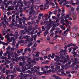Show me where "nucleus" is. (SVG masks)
Listing matches in <instances>:
<instances>
[{"instance_id":"1","label":"nucleus","mask_w":79,"mask_h":79,"mask_svg":"<svg viewBox=\"0 0 79 79\" xmlns=\"http://www.w3.org/2000/svg\"><path fill=\"white\" fill-rule=\"evenodd\" d=\"M19 65L21 66H22V71H23V73H27V72L26 71V70H27L28 69V66H29L28 64H27L26 65H25L23 64V63L20 62L19 63Z\"/></svg>"},{"instance_id":"2","label":"nucleus","mask_w":79,"mask_h":79,"mask_svg":"<svg viewBox=\"0 0 79 79\" xmlns=\"http://www.w3.org/2000/svg\"><path fill=\"white\" fill-rule=\"evenodd\" d=\"M25 58L26 60H28L27 61V62L29 63V66L28 67V69H30L31 68L33 67V64H32V63L30 62V61H31V59L30 58H28V57L27 56L25 57Z\"/></svg>"},{"instance_id":"3","label":"nucleus","mask_w":79,"mask_h":79,"mask_svg":"<svg viewBox=\"0 0 79 79\" xmlns=\"http://www.w3.org/2000/svg\"><path fill=\"white\" fill-rule=\"evenodd\" d=\"M36 29H38V26H37L36 27H33L31 31V32H30V31H29L28 30H27L26 32H27V34H28L29 35V34H31V35H32L34 34L33 32L35 30H36Z\"/></svg>"},{"instance_id":"4","label":"nucleus","mask_w":79,"mask_h":79,"mask_svg":"<svg viewBox=\"0 0 79 79\" xmlns=\"http://www.w3.org/2000/svg\"><path fill=\"white\" fill-rule=\"evenodd\" d=\"M14 55L15 56H18V55L17 53H15L12 52H11L10 53L8 54V57L9 60H10L11 59V57L10 56H12V57H14Z\"/></svg>"},{"instance_id":"5","label":"nucleus","mask_w":79,"mask_h":79,"mask_svg":"<svg viewBox=\"0 0 79 79\" xmlns=\"http://www.w3.org/2000/svg\"><path fill=\"white\" fill-rule=\"evenodd\" d=\"M55 78L56 79H61V78L57 76H56V75L53 74L52 77H50L49 79H53Z\"/></svg>"},{"instance_id":"6","label":"nucleus","mask_w":79,"mask_h":79,"mask_svg":"<svg viewBox=\"0 0 79 79\" xmlns=\"http://www.w3.org/2000/svg\"><path fill=\"white\" fill-rule=\"evenodd\" d=\"M33 60L31 61V63H32L34 64H36V62H35V61H39V59L38 58L36 59L35 57L33 58Z\"/></svg>"},{"instance_id":"7","label":"nucleus","mask_w":79,"mask_h":79,"mask_svg":"<svg viewBox=\"0 0 79 79\" xmlns=\"http://www.w3.org/2000/svg\"><path fill=\"white\" fill-rule=\"evenodd\" d=\"M49 3V2H46V3L44 4V9H48V7H49V5L48 4Z\"/></svg>"},{"instance_id":"8","label":"nucleus","mask_w":79,"mask_h":79,"mask_svg":"<svg viewBox=\"0 0 79 79\" xmlns=\"http://www.w3.org/2000/svg\"><path fill=\"white\" fill-rule=\"evenodd\" d=\"M71 62H73V63L72 64V66H74V65H76L77 64H79V62L78 61L75 62L74 61V59H72L71 60Z\"/></svg>"},{"instance_id":"9","label":"nucleus","mask_w":79,"mask_h":79,"mask_svg":"<svg viewBox=\"0 0 79 79\" xmlns=\"http://www.w3.org/2000/svg\"><path fill=\"white\" fill-rule=\"evenodd\" d=\"M60 57L58 56H56V58H54V60L56 61V62L57 63H59L60 62Z\"/></svg>"},{"instance_id":"10","label":"nucleus","mask_w":79,"mask_h":79,"mask_svg":"<svg viewBox=\"0 0 79 79\" xmlns=\"http://www.w3.org/2000/svg\"><path fill=\"white\" fill-rule=\"evenodd\" d=\"M45 27L46 28H47V30H49L50 27H52V25L50 24V23L48 25V24H46L45 25Z\"/></svg>"},{"instance_id":"11","label":"nucleus","mask_w":79,"mask_h":79,"mask_svg":"<svg viewBox=\"0 0 79 79\" xmlns=\"http://www.w3.org/2000/svg\"><path fill=\"white\" fill-rule=\"evenodd\" d=\"M7 40L9 42H11L12 41V40L13 41H15V39H14V38L13 37H11L10 38V37H8L7 38Z\"/></svg>"},{"instance_id":"12","label":"nucleus","mask_w":79,"mask_h":79,"mask_svg":"<svg viewBox=\"0 0 79 79\" xmlns=\"http://www.w3.org/2000/svg\"><path fill=\"white\" fill-rule=\"evenodd\" d=\"M44 16L45 18V19L46 20H48V19L50 18V16L48 15V14H45Z\"/></svg>"},{"instance_id":"13","label":"nucleus","mask_w":79,"mask_h":79,"mask_svg":"<svg viewBox=\"0 0 79 79\" xmlns=\"http://www.w3.org/2000/svg\"><path fill=\"white\" fill-rule=\"evenodd\" d=\"M34 53H36V55L33 54V57H38L39 56V55L40 54V52H35Z\"/></svg>"},{"instance_id":"14","label":"nucleus","mask_w":79,"mask_h":79,"mask_svg":"<svg viewBox=\"0 0 79 79\" xmlns=\"http://www.w3.org/2000/svg\"><path fill=\"white\" fill-rule=\"evenodd\" d=\"M73 29L74 32H76V31L78 29V28L77 26H74L73 28Z\"/></svg>"},{"instance_id":"15","label":"nucleus","mask_w":79,"mask_h":79,"mask_svg":"<svg viewBox=\"0 0 79 79\" xmlns=\"http://www.w3.org/2000/svg\"><path fill=\"white\" fill-rule=\"evenodd\" d=\"M29 13L30 14H32L33 15V14H34L35 15H37V14H38V13L37 12V11H34V12H32V11H30L29 12Z\"/></svg>"},{"instance_id":"16","label":"nucleus","mask_w":79,"mask_h":79,"mask_svg":"<svg viewBox=\"0 0 79 79\" xmlns=\"http://www.w3.org/2000/svg\"><path fill=\"white\" fill-rule=\"evenodd\" d=\"M60 63L62 62L63 64H64L65 62H67V60L65 59H64V60L63 59H61L60 60Z\"/></svg>"},{"instance_id":"17","label":"nucleus","mask_w":79,"mask_h":79,"mask_svg":"<svg viewBox=\"0 0 79 79\" xmlns=\"http://www.w3.org/2000/svg\"><path fill=\"white\" fill-rule=\"evenodd\" d=\"M39 7L40 8V9L42 11L44 10V6L43 5H39Z\"/></svg>"},{"instance_id":"18","label":"nucleus","mask_w":79,"mask_h":79,"mask_svg":"<svg viewBox=\"0 0 79 79\" xmlns=\"http://www.w3.org/2000/svg\"><path fill=\"white\" fill-rule=\"evenodd\" d=\"M41 54L42 55H45L47 54V52L45 51H43L41 52Z\"/></svg>"},{"instance_id":"19","label":"nucleus","mask_w":79,"mask_h":79,"mask_svg":"<svg viewBox=\"0 0 79 79\" xmlns=\"http://www.w3.org/2000/svg\"><path fill=\"white\" fill-rule=\"evenodd\" d=\"M28 44L27 45L28 47H31V45H32V44H33L32 43H31L30 41H28Z\"/></svg>"},{"instance_id":"20","label":"nucleus","mask_w":79,"mask_h":79,"mask_svg":"<svg viewBox=\"0 0 79 79\" xmlns=\"http://www.w3.org/2000/svg\"><path fill=\"white\" fill-rule=\"evenodd\" d=\"M19 36V35H18V33L17 32H16L15 33V36H14L15 37V39H18V36Z\"/></svg>"},{"instance_id":"21","label":"nucleus","mask_w":79,"mask_h":79,"mask_svg":"<svg viewBox=\"0 0 79 79\" xmlns=\"http://www.w3.org/2000/svg\"><path fill=\"white\" fill-rule=\"evenodd\" d=\"M71 35L72 37H76V36H77V35H76V34H75L73 33H71Z\"/></svg>"},{"instance_id":"22","label":"nucleus","mask_w":79,"mask_h":79,"mask_svg":"<svg viewBox=\"0 0 79 79\" xmlns=\"http://www.w3.org/2000/svg\"><path fill=\"white\" fill-rule=\"evenodd\" d=\"M60 69V66H58L57 67H56L54 68L55 70V71H58V70L59 69Z\"/></svg>"},{"instance_id":"23","label":"nucleus","mask_w":79,"mask_h":79,"mask_svg":"<svg viewBox=\"0 0 79 79\" xmlns=\"http://www.w3.org/2000/svg\"><path fill=\"white\" fill-rule=\"evenodd\" d=\"M26 76H27V75L26 74H24V77L23 78V77H20V78L21 79H26Z\"/></svg>"},{"instance_id":"24","label":"nucleus","mask_w":79,"mask_h":79,"mask_svg":"<svg viewBox=\"0 0 79 79\" xmlns=\"http://www.w3.org/2000/svg\"><path fill=\"white\" fill-rule=\"evenodd\" d=\"M60 28H61L62 29L64 30H64H65V27H64V26L63 25L60 26Z\"/></svg>"},{"instance_id":"25","label":"nucleus","mask_w":79,"mask_h":79,"mask_svg":"<svg viewBox=\"0 0 79 79\" xmlns=\"http://www.w3.org/2000/svg\"><path fill=\"white\" fill-rule=\"evenodd\" d=\"M15 15H12V19L13 20V22H15Z\"/></svg>"},{"instance_id":"26","label":"nucleus","mask_w":79,"mask_h":79,"mask_svg":"<svg viewBox=\"0 0 79 79\" xmlns=\"http://www.w3.org/2000/svg\"><path fill=\"white\" fill-rule=\"evenodd\" d=\"M4 21H6V20L7 19V17H6V15H4Z\"/></svg>"},{"instance_id":"27","label":"nucleus","mask_w":79,"mask_h":79,"mask_svg":"<svg viewBox=\"0 0 79 79\" xmlns=\"http://www.w3.org/2000/svg\"><path fill=\"white\" fill-rule=\"evenodd\" d=\"M41 62L42 64H48V63L46 61H45L44 60H42Z\"/></svg>"},{"instance_id":"28","label":"nucleus","mask_w":79,"mask_h":79,"mask_svg":"<svg viewBox=\"0 0 79 79\" xmlns=\"http://www.w3.org/2000/svg\"><path fill=\"white\" fill-rule=\"evenodd\" d=\"M1 23L2 24L3 26L4 27V28H5L6 27V25L4 24V22L2 21L1 22Z\"/></svg>"},{"instance_id":"29","label":"nucleus","mask_w":79,"mask_h":79,"mask_svg":"<svg viewBox=\"0 0 79 79\" xmlns=\"http://www.w3.org/2000/svg\"><path fill=\"white\" fill-rule=\"evenodd\" d=\"M40 20H39V19H37L36 20V22L37 23H35L36 24L37 26H38V25H39V23H39V22H40Z\"/></svg>"},{"instance_id":"30","label":"nucleus","mask_w":79,"mask_h":79,"mask_svg":"<svg viewBox=\"0 0 79 79\" xmlns=\"http://www.w3.org/2000/svg\"><path fill=\"white\" fill-rule=\"evenodd\" d=\"M35 2L36 4H38L39 3L40 1L39 0H35Z\"/></svg>"},{"instance_id":"31","label":"nucleus","mask_w":79,"mask_h":79,"mask_svg":"<svg viewBox=\"0 0 79 79\" xmlns=\"http://www.w3.org/2000/svg\"><path fill=\"white\" fill-rule=\"evenodd\" d=\"M54 30H55V28H52L51 30L50 31V33L52 34V33H53V31H54Z\"/></svg>"},{"instance_id":"32","label":"nucleus","mask_w":79,"mask_h":79,"mask_svg":"<svg viewBox=\"0 0 79 79\" xmlns=\"http://www.w3.org/2000/svg\"><path fill=\"white\" fill-rule=\"evenodd\" d=\"M13 7L11 6H9L8 7V10H13Z\"/></svg>"},{"instance_id":"33","label":"nucleus","mask_w":79,"mask_h":79,"mask_svg":"<svg viewBox=\"0 0 79 79\" xmlns=\"http://www.w3.org/2000/svg\"><path fill=\"white\" fill-rule=\"evenodd\" d=\"M69 17V15H66V16H64V19H66V18H68Z\"/></svg>"},{"instance_id":"34","label":"nucleus","mask_w":79,"mask_h":79,"mask_svg":"<svg viewBox=\"0 0 79 79\" xmlns=\"http://www.w3.org/2000/svg\"><path fill=\"white\" fill-rule=\"evenodd\" d=\"M31 73H33V74H35V72H34V69L32 68L31 69Z\"/></svg>"},{"instance_id":"35","label":"nucleus","mask_w":79,"mask_h":79,"mask_svg":"<svg viewBox=\"0 0 79 79\" xmlns=\"http://www.w3.org/2000/svg\"><path fill=\"white\" fill-rule=\"evenodd\" d=\"M32 29V26H28V30H29V31H31Z\"/></svg>"},{"instance_id":"36","label":"nucleus","mask_w":79,"mask_h":79,"mask_svg":"<svg viewBox=\"0 0 79 79\" xmlns=\"http://www.w3.org/2000/svg\"><path fill=\"white\" fill-rule=\"evenodd\" d=\"M35 10H38L39 8V7L38 6H35Z\"/></svg>"},{"instance_id":"37","label":"nucleus","mask_w":79,"mask_h":79,"mask_svg":"<svg viewBox=\"0 0 79 79\" xmlns=\"http://www.w3.org/2000/svg\"><path fill=\"white\" fill-rule=\"evenodd\" d=\"M31 11H31V12H33H33H34L35 10H33V9H34V7H31Z\"/></svg>"},{"instance_id":"38","label":"nucleus","mask_w":79,"mask_h":79,"mask_svg":"<svg viewBox=\"0 0 79 79\" xmlns=\"http://www.w3.org/2000/svg\"><path fill=\"white\" fill-rule=\"evenodd\" d=\"M3 44V45H6V44L4 42L0 41V44Z\"/></svg>"},{"instance_id":"39","label":"nucleus","mask_w":79,"mask_h":79,"mask_svg":"<svg viewBox=\"0 0 79 79\" xmlns=\"http://www.w3.org/2000/svg\"><path fill=\"white\" fill-rule=\"evenodd\" d=\"M78 2H76V3H73L72 4V5H78V3H78ZM79 3V2H78Z\"/></svg>"},{"instance_id":"40","label":"nucleus","mask_w":79,"mask_h":79,"mask_svg":"<svg viewBox=\"0 0 79 79\" xmlns=\"http://www.w3.org/2000/svg\"><path fill=\"white\" fill-rule=\"evenodd\" d=\"M55 54L53 53L52 54V56H51V57L52 58H54L55 57Z\"/></svg>"},{"instance_id":"41","label":"nucleus","mask_w":79,"mask_h":79,"mask_svg":"<svg viewBox=\"0 0 79 79\" xmlns=\"http://www.w3.org/2000/svg\"><path fill=\"white\" fill-rule=\"evenodd\" d=\"M29 40V39L28 38H27L26 40H25V43H27Z\"/></svg>"},{"instance_id":"42","label":"nucleus","mask_w":79,"mask_h":79,"mask_svg":"<svg viewBox=\"0 0 79 79\" xmlns=\"http://www.w3.org/2000/svg\"><path fill=\"white\" fill-rule=\"evenodd\" d=\"M21 34H26V32L24 31L23 30H21Z\"/></svg>"},{"instance_id":"43","label":"nucleus","mask_w":79,"mask_h":79,"mask_svg":"<svg viewBox=\"0 0 79 79\" xmlns=\"http://www.w3.org/2000/svg\"><path fill=\"white\" fill-rule=\"evenodd\" d=\"M18 1H17V3H20V4H21V0H17Z\"/></svg>"},{"instance_id":"44","label":"nucleus","mask_w":79,"mask_h":79,"mask_svg":"<svg viewBox=\"0 0 79 79\" xmlns=\"http://www.w3.org/2000/svg\"><path fill=\"white\" fill-rule=\"evenodd\" d=\"M23 19L25 20H30V18H26L25 17H23Z\"/></svg>"},{"instance_id":"45","label":"nucleus","mask_w":79,"mask_h":79,"mask_svg":"<svg viewBox=\"0 0 79 79\" xmlns=\"http://www.w3.org/2000/svg\"><path fill=\"white\" fill-rule=\"evenodd\" d=\"M16 69H17V71H23V70H21V69L19 68H16Z\"/></svg>"},{"instance_id":"46","label":"nucleus","mask_w":79,"mask_h":79,"mask_svg":"<svg viewBox=\"0 0 79 79\" xmlns=\"http://www.w3.org/2000/svg\"><path fill=\"white\" fill-rule=\"evenodd\" d=\"M60 20V18H59V17H58L57 18V19L56 20V22H57V23L59 22V21Z\"/></svg>"},{"instance_id":"47","label":"nucleus","mask_w":79,"mask_h":79,"mask_svg":"<svg viewBox=\"0 0 79 79\" xmlns=\"http://www.w3.org/2000/svg\"><path fill=\"white\" fill-rule=\"evenodd\" d=\"M72 54H74V55H76V54H77V52H74V51H73L72 52Z\"/></svg>"},{"instance_id":"48","label":"nucleus","mask_w":79,"mask_h":79,"mask_svg":"<svg viewBox=\"0 0 79 79\" xmlns=\"http://www.w3.org/2000/svg\"><path fill=\"white\" fill-rule=\"evenodd\" d=\"M71 73H72V74H74V73L75 74H76V73H77V71H72L71 72Z\"/></svg>"},{"instance_id":"49","label":"nucleus","mask_w":79,"mask_h":79,"mask_svg":"<svg viewBox=\"0 0 79 79\" xmlns=\"http://www.w3.org/2000/svg\"><path fill=\"white\" fill-rule=\"evenodd\" d=\"M44 68H45L46 69H48V68H50V66H44Z\"/></svg>"},{"instance_id":"50","label":"nucleus","mask_w":79,"mask_h":79,"mask_svg":"<svg viewBox=\"0 0 79 79\" xmlns=\"http://www.w3.org/2000/svg\"><path fill=\"white\" fill-rule=\"evenodd\" d=\"M28 37H29V36L28 35H26V36H24L23 37V39H26V38H28Z\"/></svg>"},{"instance_id":"51","label":"nucleus","mask_w":79,"mask_h":79,"mask_svg":"<svg viewBox=\"0 0 79 79\" xmlns=\"http://www.w3.org/2000/svg\"><path fill=\"white\" fill-rule=\"evenodd\" d=\"M10 70H6V74H8V73L10 72Z\"/></svg>"},{"instance_id":"52","label":"nucleus","mask_w":79,"mask_h":79,"mask_svg":"<svg viewBox=\"0 0 79 79\" xmlns=\"http://www.w3.org/2000/svg\"><path fill=\"white\" fill-rule=\"evenodd\" d=\"M50 44H53V42L52 40H51L49 42Z\"/></svg>"},{"instance_id":"53","label":"nucleus","mask_w":79,"mask_h":79,"mask_svg":"<svg viewBox=\"0 0 79 79\" xmlns=\"http://www.w3.org/2000/svg\"><path fill=\"white\" fill-rule=\"evenodd\" d=\"M23 37L22 36H19V40H22L23 39Z\"/></svg>"},{"instance_id":"54","label":"nucleus","mask_w":79,"mask_h":79,"mask_svg":"<svg viewBox=\"0 0 79 79\" xmlns=\"http://www.w3.org/2000/svg\"><path fill=\"white\" fill-rule=\"evenodd\" d=\"M61 74H64V75H66V73H64V71H62L61 72Z\"/></svg>"},{"instance_id":"55","label":"nucleus","mask_w":79,"mask_h":79,"mask_svg":"<svg viewBox=\"0 0 79 79\" xmlns=\"http://www.w3.org/2000/svg\"><path fill=\"white\" fill-rule=\"evenodd\" d=\"M55 37H56V38H57V37H60V36L58 35H55Z\"/></svg>"},{"instance_id":"56","label":"nucleus","mask_w":79,"mask_h":79,"mask_svg":"<svg viewBox=\"0 0 79 79\" xmlns=\"http://www.w3.org/2000/svg\"><path fill=\"white\" fill-rule=\"evenodd\" d=\"M42 31H44L45 30V27H44V26L42 27Z\"/></svg>"},{"instance_id":"57","label":"nucleus","mask_w":79,"mask_h":79,"mask_svg":"<svg viewBox=\"0 0 79 79\" xmlns=\"http://www.w3.org/2000/svg\"><path fill=\"white\" fill-rule=\"evenodd\" d=\"M54 2H55V4L56 5H58V3L56 2V0H54Z\"/></svg>"},{"instance_id":"58","label":"nucleus","mask_w":79,"mask_h":79,"mask_svg":"<svg viewBox=\"0 0 79 79\" xmlns=\"http://www.w3.org/2000/svg\"><path fill=\"white\" fill-rule=\"evenodd\" d=\"M66 6L67 8H69V7L70 8V7H71V5H66Z\"/></svg>"},{"instance_id":"59","label":"nucleus","mask_w":79,"mask_h":79,"mask_svg":"<svg viewBox=\"0 0 79 79\" xmlns=\"http://www.w3.org/2000/svg\"><path fill=\"white\" fill-rule=\"evenodd\" d=\"M72 44H68L67 46V47H70V46H72Z\"/></svg>"},{"instance_id":"60","label":"nucleus","mask_w":79,"mask_h":79,"mask_svg":"<svg viewBox=\"0 0 79 79\" xmlns=\"http://www.w3.org/2000/svg\"><path fill=\"white\" fill-rule=\"evenodd\" d=\"M7 0H4V3H3V4L4 5H6V1H7Z\"/></svg>"},{"instance_id":"61","label":"nucleus","mask_w":79,"mask_h":79,"mask_svg":"<svg viewBox=\"0 0 79 79\" xmlns=\"http://www.w3.org/2000/svg\"><path fill=\"white\" fill-rule=\"evenodd\" d=\"M73 50V48H69V52L70 53L71 52V51Z\"/></svg>"},{"instance_id":"62","label":"nucleus","mask_w":79,"mask_h":79,"mask_svg":"<svg viewBox=\"0 0 79 79\" xmlns=\"http://www.w3.org/2000/svg\"><path fill=\"white\" fill-rule=\"evenodd\" d=\"M55 27H56V25H55L54 24H53L52 25V28H55Z\"/></svg>"},{"instance_id":"63","label":"nucleus","mask_w":79,"mask_h":79,"mask_svg":"<svg viewBox=\"0 0 79 79\" xmlns=\"http://www.w3.org/2000/svg\"><path fill=\"white\" fill-rule=\"evenodd\" d=\"M68 23L69 25L70 24V25H71V26H72V25H73V23H71V22H68Z\"/></svg>"},{"instance_id":"64","label":"nucleus","mask_w":79,"mask_h":79,"mask_svg":"<svg viewBox=\"0 0 79 79\" xmlns=\"http://www.w3.org/2000/svg\"><path fill=\"white\" fill-rule=\"evenodd\" d=\"M51 23L52 24H55V21H52Z\"/></svg>"}]
</instances>
